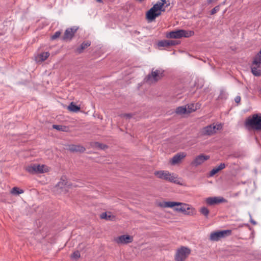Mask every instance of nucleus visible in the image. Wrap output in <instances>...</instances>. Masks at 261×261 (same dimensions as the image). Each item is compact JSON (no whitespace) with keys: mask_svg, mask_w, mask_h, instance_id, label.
Returning a JSON list of instances; mask_svg holds the SVG:
<instances>
[{"mask_svg":"<svg viewBox=\"0 0 261 261\" xmlns=\"http://www.w3.org/2000/svg\"><path fill=\"white\" fill-rule=\"evenodd\" d=\"M170 5L167 4L166 0H161L155 4L146 13V18L148 22H151L161 15L162 12H164L165 9Z\"/></svg>","mask_w":261,"mask_h":261,"instance_id":"nucleus-1","label":"nucleus"},{"mask_svg":"<svg viewBox=\"0 0 261 261\" xmlns=\"http://www.w3.org/2000/svg\"><path fill=\"white\" fill-rule=\"evenodd\" d=\"M244 125L248 130H261V114H253L247 117L245 121Z\"/></svg>","mask_w":261,"mask_h":261,"instance_id":"nucleus-2","label":"nucleus"},{"mask_svg":"<svg viewBox=\"0 0 261 261\" xmlns=\"http://www.w3.org/2000/svg\"><path fill=\"white\" fill-rule=\"evenodd\" d=\"M194 35V32L193 31L178 30L171 31L166 34V37L168 38L179 39L182 37L188 38Z\"/></svg>","mask_w":261,"mask_h":261,"instance_id":"nucleus-3","label":"nucleus"},{"mask_svg":"<svg viewBox=\"0 0 261 261\" xmlns=\"http://www.w3.org/2000/svg\"><path fill=\"white\" fill-rule=\"evenodd\" d=\"M252 73L255 76L261 75V48L258 53L254 57L251 66Z\"/></svg>","mask_w":261,"mask_h":261,"instance_id":"nucleus-4","label":"nucleus"},{"mask_svg":"<svg viewBox=\"0 0 261 261\" xmlns=\"http://www.w3.org/2000/svg\"><path fill=\"white\" fill-rule=\"evenodd\" d=\"M191 249L186 246H181L176 250L174 255L175 261H185L191 253Z\"/></svg>","mask_w":261,"mask_h":261,"instance_id":"nucleus-5","label":"nucleus"},{"mask_svg":"<svg viewBox=\"0 0 261 261\" xmlns=\"http://www.w3.org/2000/svg\"><path fill=\"white\" fill-rule=\"evenodd\" d=\"M154 175L158 178L173 183H177V177L174 173H171L166 170H160L154 172Z\"/></svg>","mask_w":261,"mask_h":261,"instance_id":"nucleus-6","label":"nucleus"},{"mask_svg":"<svg viewBox=\"0 0 261 261\" xmlns=\"http://www.w3.org/2000/svg\"><path fill=\"white\" fill-rule=\"evenodd\" d=\"M232 231L230 229L218 230L212 232L210 236V240L212 241H218L222 238H224L231 234Z\"/></svg>","mask_w":261,"mask_h":261,"instance_id":"nucleus-7","label":"nucleus"},{"mask_svg":"<svg viewBox=\"0 0 261 261\" xmlns=\"http://www.w3.org/2000/svg\"><path fill=\"white\" fill-rule=\"evenodd\" d=\"M163 73L164 71L162 69H156L155 71H152L151 73L148 74L145 77V80L149 83L156 82L161 79Z\"/></svg>","mask_w":261,"mask_h":261,"instance_id":"nucleus-8","label":"nucleus"},{"mask_svg":"<svg viewBox=\"0 0 261 261\" xmlns=\"http://www.w3.org/2000/svg\"><path fill=\"white\" fill-rule=\"evenodd\" d=\"M222 128L221 124L214 125L211 124L203 127L201 133L203 136H211L216 133L217 130L220 129Z\"/></svg>","mask_w":261,"mask_h":261,"instance_id":"nucleus-9","label":"nucleus"},{"mask_svg":"<svg viewBox=\"0 0 261 261\" xmlns=\"http://www.w3.org/2000/svg\"><path fill=\"white\" fill-rule=\"evenodd\" d=\"M210 159V156L200 154L196 156L191 162V165L194 167H197L203 164L205 161Z\"/></svg>","mask_w":261,"mask_h":261,"instance_id":"nucleus-10","label":"nucleus"},{"mask_svg":"<svg viewBox=\"0 0 261 261\" xmlns=\"http://www.w3.org/2000/svg\"><path fill=\"white\" fill-rule=\"evenodd\" d=\"M205 201L208 205H214L226 202L227 200L222 197H209L205 199Z\"/></svg>","mask_w":261,"mask_h":261,"instance_id":"nucleus-11","label":"nucleus"},{"mask_svg":"<svg viewBox=\"0 0 261 261\" xmlns=\"http://www.w3.org/2000/svg\"><path fill=\"white\" fill-rule=\"evenodd\" d=\"M77 30L78 28L75 26L67 29L62 37V40H71Z\"/></svg>","mask_w":261,"mask_h":261,"instance_id":"nucleus-12","label":"nucleus"},{"mask_svg":"<svg viewBox=\"0 0 261 261\" xmlns=\"http://www.w3.org/2000/svg\"><path fill=\"white\" fill-rule=\"evenodd\" d=\"M115 241L118 244H125L133 241V238L128 235H122L115 239Z\"/></svg>","mask_w":261,"mask_h":261,"instance_id":"nucleus-13","label":"nucleus"},{"mask_svg":"<svg viewBox=\"0 0 261 261\" xmlns=\"http://www.w3.org/2000/svg\"><path fill=\"white\" fill-rule=\"evenodd\" d=\"M187 154L184 152L178 153L174 155L170 160V163L172 165L179 163L182 159L186 156Z\"/></svg>","mask_w":261,"mask_h":261,"instance_id":"nucleus-14","label":"nucleus"},{"mask_svg":"<svg viewBox=\"0 0 261 261\" xmlns=\"http://www.w3.org/2000/svg\"><path fill=\"white\" fill-rule=\"evenodd\" d=\"M189 110H188L186 107H178L176 109V113L178 114H184L190 113L193 111H194V109H192L190 108V106H188Z\"/></svg>","mask_w":261,"mask_h":261,"instance_id":"nucleus-15","label":"nucleus"},{"mask_svg":"<svg viewBox=\"0 0 261 261\" xmlns=\"http://www.w3.org/2000/svg\"><path fill=\"white\" fill-rule=\"evenodd\" d=\"M179 202L173 201H165L160 202L158 205L161 207H174V206L178 205Z\"/></svg>","mask_w":261,"mask_h":261,"instance_id":"nucleus-16","label":"nucleus"},{"mask_svg":"<svg viewBox=\"0 0 261 261\" xmlns=\"http://www.w3.org/2000/svg\"><path fill=\"white\" fill-rule=\"evenodd\" d=\"M180 206V208H174V210L177 212L181 213L185 212L186 210H192V207L189 204L179 202V204L177 205Z\"/></svg>","mask_w":261,"mask_h":261,"instance_id":"nucleus-17","label":"nucleus"},{"mask_svg":"<svg viewBox=\"0 0 261 261\" xmlns=\"http://www.w3.org/2000/svg\"><path fill=\"white\" fill-rule=\"evenodd\" d=\"M85 150V148L81 145H72L69 146V150L71 152H83Z\"/></svg>","mask_w":261,"mask_h":261,"instance_id":"nucleus-18","label":"nucleus"},{"mask_svg":"<svg viewBox=\"0 0 261 261\" xmlns=\"http://www.w3.org/2000/svg\"><path fill=\"white\" fill-rule=\"evenodd\" d=\"M91 45V42L87 41L86 42H83L79 47L76 48L75 50V52L78 54L82 53L83 50L87 48L88 46H89Z\"/></svg>","mask_w":261,"mask_h":261,"instance_id":"nucleus-19","label":"nucleus"},{"mask_svg":"<svg viewBox=\"0 0 261 261\" xmlns=\"http://www.w3.org/2000/svg\"><path fill=\"white\" fill-rule=\"evenodd\" d=\"M57 187L60 189L66 188L70 186L68 182L67 181L65 177H62L60 181L58 183L56 186Z\"/></svg>","mask_w":261,"mask_h":261,"instance_id":"nucleus-20","label":"nucleus"},{"mask_svg":"<svg viewBox=\"0 0 261 261\" xmlns=\"http://www.w3.org/2000/svg\"><path fill=\"white\" fill-rule=\"evenodd\" d=\"M36 173H43L48 171V168L44 165L36 164Z\"/></svg>","mask_w":261,"mask_h":261,"instance_id":"nucleus-21","label":"nucleus"},{"mask_svg":"<svg viewBox=\"0 0 261 261\" xmlns=\"http://www.w3.org/2000/svg\"><path fill=\"white\" fill-rule=\"evenodd\" d=\"M68 109L71 112H77L80 111V107L74 104L73 102H71L68 107Z\"/></svg>","mask_w":261,"mask_h":261,"instance_id":"nucleus-22","label":"nucleus"},{"mask_svg":"<svg viewBox=\"0 0 261 261\" xmlns=\"http://www.w3.org/2000/svg\"><path fill=\"white\" fill-rule=\"evenodd\" d=\"M25 170L31 174H36V164H32L26 167Z\"/></svg>","mask_w":261,"mask_h":261,"instance_id":"nucleus-23","label":"nucleus"},{"mask_svg":"<svg viewBox=\"0 0 261 261\" xmlns=\"http://www.w3.org/2000/svg\"><path fill=\"white\" fill-rule=\"evenodd\" d=\"M228 94L226 91L224 90H221L220 91V94L219 95V99H222V100H225L227 98Z\"/></svg>","mask_w":261,"mask_h":261,"instance_id":"nucleus-24","label":"nucleus"},{"mask_svg":"<svg viewBox=\"0 0 261 261\" xmlns=\"http://www.w3.org/2000/svg\"><path fill=\"white\" fill-rule=\"evenodd\" d=\"M24 192L23 190L18 188L15 187H13L11 191V193L13 195H18L22 194Z\"/></svg>","mask_w":261,"mask_h":261,"instance_id":"nucleus-25","label":"nucleus"},{"mask_svg":"<svg viewBox=\"0 0 261 261\" xmlns=\"http://www.w3.org/2000/svg\"><path fill=\"white\" fill-rule=\"evenodd\" d=\"M53 127L58 130H61L62 132H66L67 129V127L66 126L61 125L54 124L53 125Z\"/></svg>","mask_w":261,"mask_h":261,"instance_id":"nucleus-26","label":"nucleus"},{"mask_svg":"<svg viewBox=\"0 0 261 261\" xmlns=\"http://www.w3.org/2000/svg\"><path fill=\"white\" fill-rule=\"evenodd\" d=\"M158 46L159 47H168V40H162L159 41L158 43Z\"/></svg>","mask_w":261,"mask_h":261,"instance_id":"nucleus-27","label":"nucleus"},{"mask_svg":"<svg viewBox=\"0 0 261 261\" xmlns=\"http://www.w3.org/2000/svg\"><path fill=\"white\" fill-rule=\"evenodd\" d=\"M200 212L201 214L204 215L205 217H207L210 213V211L206 207H202L200 210Z\"/></svg>","mask_w":261,"mask_h":261,"instance_id":"nucleus-28","label":"nucleus"},{"mask_svg":"<svg viewBox=\"0 0 261 261\" xmlns=\"http://www.w3.org/2000/svg\"><path fill=\"white\" fill-rule=\"evenodd\" d=\"M49 56L48 52H44L39 55V57L42 61H45Z\"/></svg>","mask_w":261,"mask_h":261,"instance_id":"nucleus-29","label":"nucleus"},{"mask_svg":"<svg viewBox=\"0 0 261 261\" xmlns=\"http://www.w3.org/2000/svg\"><path fill=\"white\" fill-rule=\"evenodd\" d=\"M168 46H175L179 44L180 42L176 40H168Z\"/></svg>","mask_w":261,"mask_h":261,"instance_id":"nucleus-30","label":"nucleus"},{"mask_svg":"<svg viewBox=\"0 0 261 261\" xmlns=\"http://www.w3.org/2000/svg\"><path fill=\"white\" fill-rule=\"evenodd\" d=\"M182 213L187 215H193L195 214V209L192 207V210H186V212Z\"/></svg>","mask_w":261,"mask_h":261,"instance_id":"nucleus-31","label":"nucleus"},{"mask_svg":"<svg viewBox=\"0 0 261 261\" xmlns=\"http://www.w3.org/2000/svg\"><path fill=\"white\" fill-rule=\"evenodd\" d=\"M71 257L73 259H78L80 257V253L79 251H74L72 255H71Z\"/></svg>","mask_w":261,"mask_h":261,"instance_id":"nucleus-32","label":"nucleus"},{"mask_svg":"<svg viewBox=\"0 0 261 261\" xmlns=\"http://www.w3.org/2000/svg\"><path fill=\"white\" fill-rule=\"evenodd\" d=\"M61 32L60 31L56 32L55 34L51 37V40H55L59 38L61 35Z\"/></svg>","mask_w":261,"mask_h":261,"instance_id":"nucleus-33","label":"nucleus"},{"mask_svg":"<svg viewBox=\"0 0 261 261\" xmlns=\"http://www.w3.org/2000/svg\"><path fill=\"white\" fill-rule=\"evenodd\" d=\"M219 10H220V6H217L215 7L211 11L210 14H211V15H214V14H215L216 13L218 12Z\"/></svg>","mask_w":261,"mask_h":261,"instance_id":"nucleus-34","label":"nucleus"},{"mask_svg":"<svg viewBox=\"0 0 261 261\" xmlns=\"http://www.w3.org/2000/svg\"><path fill=\"white\" fill-rule=\"evenodd\" d=\"M95 144L96 147H97L102 149H103L106 147H107V146L106 145H104L103 144H101V143H100L98 142H95Z\"/></svg>","mask_w":261,"mask_h":261,"instance_id":"nucleus-35","label":"nucleus"},{"mask_svg":"<svg viewBox=\"0 0 261 261\" xmlns=\"http://www.w3.org/2000/svg\"><path fill=\"white\" fill-rule=\"evenodd\" d=\"M219 171L218 170L217 168L215 167H214L210 172V176H214L215 174H216L217 172H218Z\"/></svg>","mask_w":261,"mask_h":261,"instance_id":"nucleus-36","label":"nucleus"},{"mask_svg":"<svg viewBox=\"0 0 261 261\" xmlns=\"http://www.w3.org/2000/svg\"><path fill=\"white\" fill-rule=\"evenodd\" d=\"M226 167V165L224 163H221L217 167H216L218 170L219 171L222 169H223L224 168H225Z\"/></svg>","mask_w":261,"mask_h":261,"instance_id":"nucleus-37","label":"nucleus"},{"mask_svg":"<svg viewBox=\"0 0 261 261\" xmlns=\"http://www.w3.org/2000/svg\"><path fill=\"white\" fill-rule=\"evenodd\" d=\"M101 218L102 219H109L110 218V216H108V218L107 217V214L106 213H103L101 215Z\"/></svg>","mask_w":261,"mask_h":261,"instance_id":"nucleus-38","label":"nucleus"},{"mask_svg":"<svg viewBox=\"0 0 261 261\" xmlns=\"http://www.w3.org/2000/svg\"><path fill=\"white\" fill-rule=\"evenodd\" d=\"M249 217H250V222L253 224V225H256V222L252 219V216L251 214L249 213Z\"/></svg>","mask_w":261,"mask_h":261,"instance_id":"nucleus-39","label":"nucleus"},{"mask_svg":"<svg viewBox=\"0 0 261 261\" xmlns=\"http://www.w3.org/2000/svg\"><path fill=\"white\" fill-rule=\"evenodd\" d=\"M234 101L237 103H240V102L241 101L240 96L238 95V96H236V97L234 98Z\"/></svg>","mask_w":261,"mask_h":261,"instance_id":"nucleus-40","label":"nucleus"},{"mask_svg":"<svg viewBox=\"0 0 261 261\" xmlns=\"http://www.w3.org/2000/svg\"><path fill=\"white\" fill-rule=\"evenodd\" d=\"M124 116H126L128 118H130L131 117V115L130 114H125Z\"/></svg>","mask_w":261,"mask_h":261,"instance_id":"nucleus-41","label":"nucleus"},{"mask_svg":"<svg viewBox=\"0 0 261 261\" xmlns=\"http://www.w3.org/2000/svg\"><path fill=\"white\" fill-rule=\"evenodd\" d=\"M96 1L99 2V3H102V0H96Z\"/></svg>","mask_w":261,"mask_h":261,"instance_id":"nucleus-42","label":"nucleus"},{"mask_svg":"<svg viewBox=\"0 0 261 261\" xmlns=\"http://www.w3.org/2000/svg\"><path fill=\"white\" fill-rule=\"evenodd\" d=\"M258 92L260 94H261V88H260L259 89H258Z\"/></svg>","mask_w":261,"mask_h":261,"instance_id":"nucleus-43","label":"nucleus"},{"mask_svg":"<svg viewBox=\"0 0 261 261\" xmlns=\"http://www.w3.org/2000/svg\"><path fill=\"white\" fill-rule=\"evenodd\" d=\"M174 208H180V206H175L174 207Z\"/></svg>","mask_w":261,"mask_h":261,"instance_id":"nucleus-44","label":"nucleus"},{"mask_svg":"<svg viewBox=\"0 0 261 261\" xmlns=\"http://www.w3.org/2000/svg\"><path fill=\"white\" fill-rule=\"evenodd\" d=\"M138 1L141 2H142L143 0H138Z\"/></svg>","mask_w":261,"mask_h":261,"instance_id":"nucleus-45","label":"nucleus"}]
</instances>
